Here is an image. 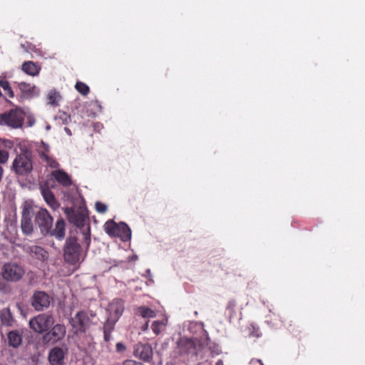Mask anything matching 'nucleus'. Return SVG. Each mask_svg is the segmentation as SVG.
I'll return each mask as SVG.
<instances>
[{
	"instance_id": "1",
	"label": "nucleus",
	"mask_w": 365,
	"mask_h": 365,
	"mask_svg": "<svg viewBox=\"0 0 365 365\" xmlns=\"http://www.w3.org/2000/svg\"><path fill=\"white\" fill-rule=\"evenodd\" d=\"M33 170L31 154L29 151L17 155L12 163V170L17 175L26 176Z\"/></svg>"
},
{
	"instance_id": "2",
	"label": "nucleus",
	"mask_w": 365,
	"mask_h": 365,
	"mask_svg": "<svg viewBox=\"0 0 365 365\" xmlns=\"http://www.w3.org/2000/svg\"><path fill=\"white\" fill-rule=\"evenodd\" d=\"M63 252V257L66 262L76 264L81 261V249L76 237H71L66 240Z\"/></svg>"
},
{
	"instance_id": "3",
	"label": "nucleus",
	"mask_w": 365,
	"mask_h": 365,
	"mask_svg": "<svg viewBox=\"0 0 365 365\" xmlns=\"http://www.w3.org/2000/svg\"><path fill=\"white\" fill-rule=\"evenodd\" d=\"M26 115V110L21 108L11 109L9 112L1 115L0 122L3 125L12 128H19L22 126L23 121Z\"/></svg>"
},
{
	"instance_id": "4",
	"label": "nucleus",
	"mask_w": 365,
	"mask_h": 365,
	"mask_svg": "<svg viewBox=\"0 0 365 365\" xmlns=\"http://www.w3.org/2000/svg\"><path fill=\"white\" fill-rule=\"evenodd\" d=\"M104 229L110 236L120 237L123 241H128L131 237V230L124 222L116 224L112 220L108 221Z\"/></svg>"
},
{
	"instance_id": "5",
	"label": "nucleus",
	"mask_w": 365,
	"mask_h": 365,
	"mask_svg": "<svg viewBox=\"0 0 365 365\" xmlns=\"http://www.w3.org/2000/svg\"><path fill=\"white\" fill-rule=\"evenodd\" d=\"M24 273L23 267L14 262L6 263L1 269L2 277L7 282H17L22 278Z\"/></svg>"
},
{
	"instance_id": "6",
	"label": "nucleus",
	"mask_w": 365,
	"mask_h": 365,
	"mask_svg": "<svg viewBox=\"0 0 365 365\" xmlns=\"http://www.w3.org/2000/svg\"><path fill=\"white\" fill-rule=\"evenodd\" d=\"M53 324V317L47 314H39L31 319L29 322L30 327L38 333L47 331Z\"/></svg>"
},
{
	"instance_id": "7",
	"label": "nucleus",
	"mask_w": 365,
	"mask_h": 365,
	"mask_svg": "<svg viewBox=\"0 0 365 365\" xmlns=\"http://www.w3.org/2000/svg\"><path fill=\"white\" fill-rule=\"evenodd\" d=\"M35 222L38 226L41 232L48 234L53 224V218L45 208H40L35 212Z\"/></svg>"
},
{
	"instance_id": "8",
	"label": "nucleus",
	"mask_w": 365,
	"mask_h": 365,
	"mask_svg": "<svg viewBox=\"0 0 365 365\" xmlns=\"http://www.w3.org/2000/svg\"><path fill=\"white\" fill-rule=\"evenodd\" d=\"M71 324L75 333L85 332L91 324V319L85 312H79L71 319Z\"/></svg>"
},
{
	"instance_id": "9",
	"label": "nucleus",
	"mask_w": 365,
	"mask_h": 365,
	"mask_svg": "<svg viewBox=\"0 0 365 365\" xmlns=\"http://www.w3.org/2000/svg\"><path fill=\"white\" fill-rule=\"evenodd\" d=\"M108 311L109 312L110 316L108 318L107 322H109L112 325H114L124 311L123 302L119 299H113L109 304Z\"/></svg>"
},
{
	"instance_id": "10",
	"label": "nucleus",
	"mask_w": 365,
	"mask_h": 365,
	"mask_svg": "<svg viewBox=\"0 0 365 365\" xmlns=\"http://www.w3.org/2000/svg\"><path fill=\"white\" fill-rule=\"evenodd\" d=\"M36 150L41 160L45 162L48 166L52 168H57L59 167L58 163L49 155L50 147L48 144L41 141L37 145Z\"/></svg>"
},
{
	"instance_id": "11",
	"label": "nucleus",
	"mask_w": 365,
	"mask_h": 365,
	"mask_svg": "<svg viewBox=\"0 0 365 365\" xmlns=\"http://www.w3.org/2000/svg\"><path fill=\"white\" fill-rule=\"evenodd\" d=\"M50 297L44 292H36L31 299V305L36 311H41L48 307Z\"/></svg>"
},
{
	"instance_id": "12",
	"label": "nucleus",
	"mask_w": 365,
	"mask_h": 365,
	"mask_svg": "<svg viewBox=\"0 0 365 365\" xmlns=\"http://www.w3.org/2000/svg\"><path fill=\"white\" fill-rule=\"evenodd\" d=\"M153 348L148 344L139 343L134 349V355L145 361H150L153 357Z\"/></svg>"
},
{
	"instance_id": "13",
	"label": "nucleus",
	"mask_w": 365,
	"mask_h": 365,
	"mask_svg": "<svg viewBox=\"0 0 365 365\" xmlns=\"http://www.w3.org/2000/svg\"><path fill=\"white\" fill-rule=\"evenodd\" d=\"M64 357V351L59 347H55L49 353L48 361L51 365H63Z\"/></svg>"
},
{
	"instance_id": "14",
	"label": "nucleus",
	"mask_w": 365,
	"mask_h": 365,
	"mask_svg": "<svg viewBox=\"0 0 365 365\" xmlns=\"http://www.w3.org/2000/svg\"><path fill=\"white\" fill-rule=\"evenodd\" d=\"M40 189L41 193L46 204L53 210L58 208L59 204L51 190L45 185H41Z\"/></svg>"
},
{
	"instance_id": "15",
	"label": "nucleus",
	"mask_w": 365,
	"mask_h": 365,
	"mask_svg": "<svg viewBox=\"0 0 365 365\" xmlns=\"http://www.w3.org/2000/svg\"><path fill=\"white\" fill-rule=\"evenodd\" d=\"M195 349V343L192 339L182 337L178 341L177 351L180 354L191 352Z\"/></svg>"
},
{
	"instance_id": "16",
	"label": "nucleus",
	"mask_w": 365,
	"mask_h": 365,
	"mask_svg": "<svg viewBox=\"0 0 365 365\" xmlns=\"http://www.w3.org/2000/svg\"><path fill=\"white\" fill-rule=\"evenodd\" d=\"M65 227L66 223L64 220L60 218L56 221L55 228L53 230L51 228L48 233L56 239L62 240L65 237Z\"/></svg>"
},
{
	"instance_id": "17",
	"label": "nucleus",
	"mask_w": 365,
	"mask_h": 365,
	"mask_svg": "<svg viewBox=\"0 0 365 365\" xmlns=\"http://www.w3.org/2000/svg\"><path fill=\"white\" fill-rule=\"evenodd\" d=\"M55 180L63 186L67 187L71 185V177L63 170H56L51 173Z\"/></svg>"
},
{
	"instance_id": "18",
	"label": "nucleus",
	"mask_w": 365,
	"mask_h": 365,
	"mask_svg": "<svg viewBox=\"0 0 365 365\" xmlns=\"http://www.w3.org/2000/svg\"><path fill=\"white\" fill-rule=\"evenodd\" d=\"M65 334L66 327L63 324H58L46 334V336L52 338L54 341H58L62 339Z\"/></svg>"
},
{
	"instance_id": "19",
	"label": "nucleus",
	"mask_w": 365,
	"mask_h": 365,
	"mask_svg": "<svg viewBox=\"0 0 365 365\" xmlns=\"http://www.w3.org/2000/svg\"><path fill=\"white\" fill-rule=\"evenodd\" d=\"M8 341L10 346L16 348L22 343V332L19 330H13L8 334Z\"/></svg>"
},
{
	"instance_id": "20",
	"label": "nucleus",
	"mask_w": 365,
	"mask_h": 365,
	"mask_svg": "<svg viewBox=\"0 0 365 365\" xmlns=\"http://www.w3.org/2000/svg\"><path fill=\"white\" fill-rule=\"evenodd\" d=\"M22 70L28 75L35 76L38 74L40 66L32 61H26L22 65Z\"/></svg>"
},
{
	"instance_id": "21",
	"label": "nucleus",
	"mask_w": 365,
	"mask_h": 365,
	"mask_svg": "<svg viewBox=\"0 0 365 365\" xmlns=\"http://www.w3.org/2000/svg\"><path fill=\"white\" fill-rule=\"evenodd\" d=\"M167 324V319H163L162 320H155L152 322L150 328L155 335H159L165 330Z\"/></svg>"
},
{
	"instance_id": "22",
	"label": "nucleus",
	"mask_w": 365,
	"mask_h": 365,
	"mask_svg": "<svg viewBox=\"0 0 365 365\" xmlns=\"http://www.w3.org/2000/svg\"><path fill=\"white\" fill-rule=\"evenodd\" d=\"M135 313L145 319L154 318L156 316V313L154 310L145 306L137 307L135 310Z\"/></svg>"
},
{
	"instance_id": "23",
	"label": "nucleus",
	"mask_w": 365,
	"mask_h": 365,
	"mask_svg": "<svg viewBox=\"0 0 365 365\" xmlns=\"http://www.w3.org/2000/svg\"><path fill=\"white\" fill-rule=\"evenodd\" d=\"M1 324L4 326H11L14 322V317L9 308L3 309L0 312Z\"/></svg>"
},
{
	"instance_id": "24",
	"label": "nucleus",
	"mask_w": 365,
	"mask_h": 365,
	"mask_svg": "<svg viewBox=\"0 0 365 365\" xmlns=\"http://www.w3.org/2000/svg\"><path fill=\"white\" fill-rule=\"evenodd\" d=\"M26 251L39 259H43L46 257V251L42 247L37 245L27 247Z\"/></svg>"
},
{
	"instance_id": "25",
	"label": "nucleus",
	"mask_w": 365,
	"mask_h": 365,
	"mask_svg": "<svg viewBox=\"0 0 365 365\" xmlns=\"http://www.w3.org/2000/svg\"><path fill=\"white\" fill-rule=\"evenodd\" d=\"M32 218H21V228L22 232L26 235H31L34 231Z\"/></svg>"
},
{
	"instance_id": "26",
	"label": "nucleus",
	"mask_w": 365,
	"mask_h": 365,
	"mask_svg": "<svg viewBox=\"0 0 365 365\" xmlns=\"http://www.w3.org/2000/svg\"><path fill=\"white\" fill-rule=\"evenodd\" d=\"M34 214V207L31 203L25 202L22 207L21 218H32Z\"/></svg>"
},
{
	"instance_id": "27",
	"label": "nucleus",
	"mask_w": 365,
	"mask_h": 365,
	"mask_svg": "<svg viewBox=\"0 0 365 365\" xmlns=\"http://www.w3.org/2000/svg\"><path fill=\"white\" fill-rule=\"evenodd\" d=\"M48 103L56 106L58 105V102L60 101L61 97L60 94L56 91H50L48 93Z\"/></svg>"
},
{
	"instance_id": "28",
	"label": "nucleus",
	"mask_w": 365,
	"mask_h": 365,
	"mask_svg": "<svg viewBox=\"0 0 365 365\" xmlns=\"http://www.w3.org/2000/svg\"><path fill=\"white\" fill-rule=\"evenodd\" d=\"M0 86L4 89L5 94L7 95L9 98H14V93L10 86L9 83L4 79H0Z\"/></svg>"
},
{
	"instance_id": "29",
	"label": "nucleus",
	"mask_w": 365,
	"mask_h": 365,
	"mask_svg": "<svg viewBox=\"0 0 365 365\" xmlns=\"http://www.w3.org/2000/svg\"><path fill=\"white\" fill-rule=\"evenodd\" d=\"M75 88L83 96H86L89 93V87L83 82H77Z\"/></svg>"
},
{
	"instance_id": "30",
	"label": "nucleus",
	"mask_w": 365,
	"mask_h": 365,
	"mask_svg": "<svg viewBox=\"0 0 365 365\" xmlns=\"http://www.w3.org/2000/svg\"><path fill=\"white\" fill-rule=\"evenodd\" d=\"M21 46L27 52H33L37 55H40L39 50L31 43L26 42V43H22Z\"/></svg>"
},
{
	"instance_id": "31",
	"label": "nucleus",
	"mask_w": 365,
	"mask_h": 365,
	"mask_svg": "<svg viewBox=\"0 0 365 365\" xmlns=\"http://www.w3.org/2000/svg\"><path fill=\"white\" fill-rule=\"evenodd\" d=\"M114 325L109 322H106L104 324V339L106 341H109L111 336L110 332Z\"/></svg>"
},
{
	"instance_id": "32",
	"label": "nucleus",
	"mask_w": 365,
	"mask_h": 365,
	"mask_svg": "<svg viewBox=\"0 0 365 365\" xmlns=\"http://www.w3.org/2000/svg\"><path fill=\"white\" fill-rule=\"evenodd\" d=\"M20 89L23 91V92H29V93H32L34 92V91L36 89V87L34 86H31L30 84H26L25 83H21L20 85Z\"/></svg>"
},
{
	"instance_id": "33",
	"label": "nucleus",
	"mask_w": 365,
	"mask_h": 365,
	"mask_svg": "<svg viewBox=\"0 0 365 365\" xmlns=\"http://www.w3.org/2000/svg\"><path fill=\"white\" fill-rule=\"evenodd\" d=\"M96 209L100 213H104L107 210V205L101 202H96Z\"/></svg>"
},
{
	"instance_id": "34",
	"label": "nucleus",
	"mask_w": 365,
	"mask_h": 365,
	"mask_svg": "<svg viewBox=\"0 0 365 365\" xmlns=\"http://www.w3.org/2000/svg\"><path fill=\"white\" fill-rule=\"evenodd\" d=\"M9 159V153L6 150H0V163H6Z\"/></svg>"
},
{
	"instance_id": "35",
	"label": "nucleus",
	"mask_w": 365,
	"mask_h": 365,
	"mask_svg": "<svg viewBox=\"0 0 365 365\" xmlns=\"http://www.w3.org/2000/svg\"><path fill=\"white\" fill-rule=\"evenodd\" d=\"M26 117L27 118V124H28V126L29 127H31L33 126L35 123H36V120L35 118H34V116H32L31 115L29 114V115H26Z\"/></svg>"
},
{
	"instance_id": "36",
	"label": "nucleus",
	"mask_w": 365,
	"mask_h": 365,
	"mask_svg": "<svg viewBox=\"0 0 365 365\" xmlns=\"http://www.w3.org/2000/svg\"><path fill=\"white\" fill-rule=\"evenodd\" d=\"M86 220V216L84 215H81L74 222L77 226H82L84 224V221Z\"/></svg>"
},
{
	"instance_id": "37",
	"label": "nucleus",
	"mask_w": 365,
	"mask_h": 365,
	"mask_svg": "<svg viewBox=\"0 0 365 365\" xmlns=\"http://www.w3.org/2000/svg\"><path fill=\"white\" fill-rule=\"evenodd\" d=\"M145 273H146V277H148V282H147V284L148 285L153 284L154 283V281L153 279V276H152L150 269H146Z\"/></svg>"
},
{
	"instance_id": "38",
	"label": "nucleus",
	"mask_w": 365,
	"mask_h": 365,
	"mask_svg": "<svg viewBox=\"0 0 365 365\" xmlns=\"http://www.w3.org/2000/svg\"><path fill=\"white\" fill-rule=\"evenodd\" d=\"M59 118L63 120V123L66 124L70 120V116L65 113H60Z\"/></svg>"
},
{
	"instance_id": "39",
	"label": "nucleus",
	"mask_w": 365,
	"mask_h": 365,
	"mask_svg": "<svg viewBox=\"0 0 365 365\" xmlns=\"http://www.w3.org/2000/svg\"><path fill=\"white\" fill-rule=\"evenodd\" d=\"M126 349L125 344L121 342H118L116 344V350L118 352H123Z\"/></svg>"
},
{
	"instance_id": "40",
	"label": "nucleus",
	"mask_w": 365,
	"mask_h": 365,
	"mask_svg": "<svg viewBox=\"0 0 365 365\" xmlns=\"http://www.w3.org/2000/svg\"><path fill=\"white\" fill-rule=\"evenodd\" d=\"M91 106L93 107L95 110L100 112L101 110V106L100 105L99 102L96 101L91 103Z\"/></svg>"
},
{
	"instance_id": "41",
	"label": "nucleus",
	"mask_w": 365,
	"mask_h": 365,
	"mask_svg": "<svg viewBox=\"0 0 365 365\" xmlns=\"http://www.w3.org/2000/svg\"><path fill=\"white\" fill-rule=\"evenodd\" d=\"M254 331L252 332V335L256 337H259L261 336V333L259 332L258 329H256L255 327H253Z\"/></svg>"
},
{
	"instance_id": "42",
	"label": "nucleus",
	"mask_w": 365,
	"mask_h": 365,
	"mask_svg": "<svg viewBox=\"0 0 365 365\" xmlns=\"http://www.w3.org/2000/svg\"><path fill=\"white\" fill-rule=\"evenodd\" d=\"M85 241H86V244L87 247H88L90 245V242H91L89 234H87V233L85 234Z\"/></svg>"
},
{
	"instance_id": "43",
	"label": "nucleus",
	"mask_w": 365,
	"mask_h": 365,
	"mask_svg": "<svg viewBox=\"0 0 365 365\" xmlns=\"http://www.w3.org/2000/svg\"><path fill=\"white\" fill-rule=\"evenodd\" d=\"M149 328L148 322H146L145 324H143L141 327V329L143 331H146Z\"/></svg>"
},
{
	"instance_id": "44",
	"label": "nucleus",
	"mask_w": 365,
	"mask_h": 365,
	"mask_svg": "<svg viewBox=\"0 0 365 365\" xmlns=\"http://www.w3.org/2000/svg\"><path fill=\"white\" fill-rule=\"evenodd\" d=\"M252 363L253 365H264L261 360H252Z\"/></svg>"
},
{
	"instance_id": "45",
	"label": "nucleus",
	"mask_w": 365,
	"mask_h": 365,
	"mask_svg": "<svg viewBox=\"0 0 365 365\" xmlns=\"http://www.w3.org/2000/svg\"><path fill=\"white\" fill-rule=\"evenodd\" d=\"M64 130L69 135H71V132L68 128H65Z\"/></svg>"
},
{
	"instance_id": "46",
	"label": "nucleus",
	"mask_w": 365,
	"mask_h": 365,
	"mask_svg": "<svg viewBox=\"0 0 365 365\" xmlns=\"http://www.w3.org/2000/svg\"><path fill=\"white\" fill-rule=\"evenodd\" d=\"M216 365H223V361L222 360H218L216 362Z\"/></svg>"
},
{
	"instance_id": "47",
	"label": "nucleus",
	"mask_w": 365,
	"mask_h": 365,
	"mask_svg": "<svg viewBox=\"0 0 365 365\" xmlns=\"http://www.w3.org/2000/svg\"><path fill=\"white\" fill-rule=\"evenodd\" d=\"M138 259V257H137V256H133V257H132V259H133V260H135V259Z\"/></svg>"
},
{
	"instance_id": "48",
	"label": "nucleus",
	"mask_w": 365,
	"mask_h": 365,
	"mask_svg": "<svg viewBox=\"0 0 365 365\" xmlns=\"http://www.w3.org/2000/svg\"><path fill=\"white\" fill-rule=\"evenodd\" d=\"M46 129H47V130H49V129H50V126H49V125H47V126H46Z\"/></svg>"
}]
</instances>
